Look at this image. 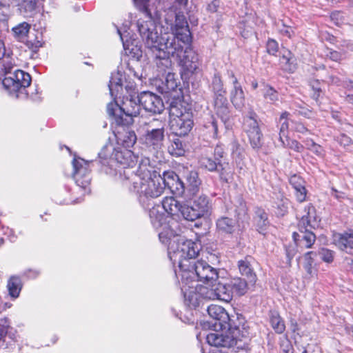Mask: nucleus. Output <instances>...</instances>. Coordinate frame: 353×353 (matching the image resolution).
Wrapping results in <instances>:
<instances>
[{"label":"nucleus","instance_id":"obj_52","mask_svg":"<svg viewBox=\"0 0 353 353\" xmlns=\"http://www.w3.org/2000/svg\"><path fill=\"white\" fill-rule=\"evenodd\" d=\"M290 128L292 130H294L297 132H300L302 134H304L306 132H307V128H305L303 123L294 121H291Z\"/></svg>","mask_w":353,"mask_h":353},{"label":"nucleus","instance_id":"obj_12","mask_svg":"<svg viewBox=\"0 0 353 353\" xmlns=\"http://www.w3.org/2000/svg\"><path fill=\"white\" fill-rule=\"evenodd\" d=\"M139 130L144 133V139L147 145L154 148H160L164 140L165 123L152 119L149 121L142 120L139 121Z\"/></svg>","mask_w":353,"mask_h":353},{"label":"nucleus","instance_id":"obj_8","mask_svg":"<svg viewBox=\"0 0 353 353\" xmlns=\"http://www.w3.org/2000/svg\"><path fill=\"white\" fill-rule=\"evenodd\" d=\"M168 256L172 263H178L179 268V274L182 273V271L185 270L190 268L193 263L196 262L195 259L200 254L201 245L199 243L193 242L192 241H185L177 249L176 251L171 252L172 248L169 246ZM176 276L178 273L176 272Z\"/></svg>","mask_w":353,"mask_h":353},{"label":"nucleus","instance_id":"obj_27","mask_svg":"<svg viewBox=\"0 0 353 353\" xmlns=\"http://www.w3.org/2000/svg\"><path fill=\"white\" fill-rule=\"evenodd\" d=\"M239 270L241 274L246 277L248 282L253 285L256 280V276L254 272L253 268L251 266L250 262L248 258L240 260L238 262Z\"/></svg>","mask_w":353,"mask_h":353},{"label":"nucleus","instance_id":"obj_20","mask_svg":"<svg viewBox=\"0 0 353 353\" xmlns=\"http://www.w3.org/2000/svg\"><path fill=\"white\" fill-rule=\"evenodd\" d=\"M228 77L232 79L233 88L230 91V100L237 110H241L245 105V94L242 86L232 71H228Z\"/></svg>","mask_w":353,"mask_h":353},{"label":"nucleus","instance_id":"obj_15","mask_svg":"<svg viewBox=\"0 0 353 353\" xmlns=\"http://www.w3.org/2000/svg\"><path fill=\"white\" fill-rule=\"evenodd\" d=\"M243 128L248 134L252 148H261L263 145V134L259 126L257 115L253 110H250L243 117Z\"/></svg>","mask_w":353,"mask_h":353},{"label":"nucleus","instance_id":"obj_23","mask_svg":"<svg viewBox=\"0 0 353 353\" xmlns=\"http://www.w3.org/2000/svg\"><path fill=\"white\" fill-rule=\"evenodd\" d=\"M299 229L300 233L294 232L292 234L295 243L301 248H311L316 241L315 234L310 230V228Z\"/></svg>","mask_w":353,"mask_h":353},{"label":"nucleus","instance_id":"obj_64","mask_svg":"<svg viewBox=\"0 0 353 353\" xmlns=\"http://www.w3.org/2000/svg\"><path fill=\"white\" fill-rule=\"evenodd\" d=\"M312 264L313 263H312V262L308 261L305 262L304 265L305 270L310 276H313L315 274V272L313 271Z\"/></svg>","mask_w":353,"mask_h":353},{"label":"nucleus","instance_id":"obj_37","mask_svg":"<svg viewBox=\"0 0 353 353\" xmlns=\"http://www.w3.org/2000/svg\"><path fill=\"white\" fill-rule=\"evenodd\" d=\"M256 221L259 232L263 233L269 224L268 214L263 210H257L256 212Z\"/></svg>","mask_w":353,"mask_h":353},{"label":"nucleus","instance_id":"obj_43","mask_svg":"<svg viewBox=\"0 0 353 353\" xmlns=\"http://www.w3.org/2000/svg\"><path fill=\"white\" fill-rule=\"evenodd\" d=\"M264 98L271 103H275L279 101V93L272 86L266 85L263 90Z\"/></svg>","mask_w":353,"mask_h":353},{"label":"nucleus","instance_id":"obj_6","mask_svg":"<svg viewBox=\"0 0 353 353\" xmlns=\"http://www.w3.org/2000/svg\"><path fill=\"white\" fill-rule=\"evenodd\" d=\"M180 276L182 282L185 284H188L190 280L191 283L200 281L210 285L216 283L219 279L217 270L203 260H197L193 263L190 268L182 271Z\"/></svg>","mask_w":353,"mask_h":353},{"label":"nucleus","instance_id":"obj_59","mask_svg":"<svg viewBox=\"0 0 353 353\" xmlns=\"http://www.w3.org/2000/svg\"><path fill=\"white\" fill-rule=\"evenodd\" d=\"M310 151H312L318 157H322L323 156V149L320 145L317 143H316L315 145H313Z\"/></svg>","mask_w":353,"mask_h":353},{"label":"nucleus","instance_id":"obj_17","mask_svg":"<svg viewBox=\"0 0 353 353\" xmlns=\"http://www.w3.org/2000/svg\"><path fill=\"white\" fill-rule=\"evenodd\" d=\"M189 283L185 284L181 280V290L184 296L185 303L190 307H196L199 305L201 296L204 297L202 292L206 293V287H201L200 292H197V285L195 286L194 283H191L190 280L188 281Z\"/></svg>","mask_w":353,"mask_h":353},{"label":"nucleus","instance_id":"obj_1","mask_svg":"<svg viewBox=\"0 0 353 353\" xmlns=\"http://www.w3.org/2000/svg\"><path fill=\"white\" fill-rule=\"evenodd\" d=\"M167 174L168 172H164L163 177H161L150 165V159L143 157L141 159L136 172L130 170L124 172L125 181L123 184L138 196L139 201L143 205H148V202L150 199L157 198L163 194L165 186L172 191L174 190V184L171 183Z\"/></svg>","mask_w":353,"mask_h":353},{"label":"nucleus","instance_id":"obj_51","mask_svg":"<svg viewBox=\"0 0 353 353\" xmlns=\"http://www.w3.org/2000/svg\"><path fill=\"white\" fill-rule=\"evenodd\" d=\"M325 56L330 60L336 62L340 61L343 57L341 53L332 49H327L325 52Z\"/></svg>","mask_w":353,"mask_h":353},{"label":"nucleus","instance_id":"obj_40","mask_svg":"<svg viewBox=\"0 0 353 353\" xmlns=\"http://www.w3.org/2000/svg\"><path fill=\"white\" fill-rule=\"evenodd\" d=\"M199 162L202 168L207 169L210 172L216 171L219 166H221L220 161H216L207 157H201Z\"/></svg>","mask_w":353,"mask_h":353},{"label":"nucleus","instance_id":"obj_55","mask_svg":"<svg viewBox=\"0 0 353 353\" xmlns=\"http://www.w3.org/2000/svg\"><path fill=\"white\" fill-rule=\"evenodd\" d=\"M321 259L323 261L330 263L333 261V252L327 249H323L321 252Z\"/></svg>","mask_w":353,"mask_h":353},{"label":"nucleus","instance_id":"obj_46","mask_svg":"<svg viewBox=\"0 0 353 353\" xmlns=\"http://www.w3.org/2000/svg\"><path fill=\"white\" fill-rule=\"evenodd\" d=\"M165 74L166 77L164 84L166 87L167 91L170 92L175 90L178 87V82L175 78V74L170 71L166 72Z\"/></svg>","mask_w":353,"mask_h":353},{"label":"nucleus","instance_id":"obj_54","mask_svg":"<svg viewBox=\"0 0 353 353\" xmlns=\"http://www.w3.org/2000/svg\"><path fill=\"white\" fill-rule=\"evenodd\" d=\"M290 183L293 187V188L295 190L303 185L304 181L299 176L293 175L290 179Z\"/></svg>","mask_w":353,"mask_h":353},{"label":"nucleus","instance_id":"obj_11","mask_svg":"<svg viewBox=\"0 0 353 353\" xmlns=\"http://www.w3.org/2000/svg\"><path fill=\"white\" fill-rule=\"evenodd\" d=\"M167 176L171 183H174V189L179 192L186 190L190 196H195L199 190L201 181L194 170H184L182 179L173 172H168Z\"/></svg>","mask_w":353,"mask_h":353},{"label":"nucleus","instance_id":"obj_58","mask_svg":"<svg viewBox=\"0 0 353 353\" xmlns=\"http://www.w3.org/2000/svg\"><path fill=\"white\" fill-rule=\"evenodd\" d=\"M331 19L332 21H335L336 24H339L341 22H342V13L339 11H335L333 12L331 14Z\"/></svg>","mask_w":353,"mask_h":353},{"label":"nucleus","instance_id":"obj_33","mask_svg":"<svg viewBox=\"0 0 353 353\" xmlns=\"http://www.w3.org/2000/svg\"><path fill=\"white\" fill-rule=\"evenodd\" d=\"M7 288L9 294L13 298H17L22 288L20 278L16 276H11L8 281Z\"/></svg>","mask_w":353,"mask_h":353},{"label":"nucleus","instance_id":"obj_22","mask_svg":"<svg viewBox=\"0 0 353 353\" xmlns=\"http://www.w3.org/2000/svg\"><path fill=\"white\" fill-rule=\"evenodd\" d=\"M117 32L123 43L125 54L133 58L139 59L142 56V51L141 50V47L137 45V42L135 40H129L128 39V35L125 34L126 32L123 33L121 30L118 28Z\"/></svg>","mask_w":353,"mask_h":353},{"label":"nucleus","instance_id":"obj_3","mask_svg":"<svg viewBox=\"0 0 353 353\" xmlns=\"http://www.w3.org/2000/svg\"><path fill=\"white\" fill-rule=\"evenodd\" d=\"M208 313L213 319L209 323L214 329L207 334L206 340L209 345L216 347L242 348L239 344L241 340L239 338L240 330L237 327H232L231 319L226 310L221 306L211 305L208 307Z\"/></svg>","mask_w":353,"mask_h":353},{"label":"nucleus","instance_id":"obj_4","mask_svg":"<svg viewBox=\"0 0 353 353\" xmlns=\"http://www.w3.org/2000/svg\"><path fill=\"white\" fill-rule=\"evenodd\" d=\"M170 129L178 137L189 134L194 125L192 105L183 101H173L170 104Z\"/></svg>","mask_w":353,"mask_h":353},{"label":"nucleus","instance_id":"obj_10","mask_svg":"<svg viewBox=\"0 0 353 353\" xmlns=\"http://www.w3.org/2000/svg\"><path fill=\"white\" fill-rule=\"evenodd\" d=\"M149 216L151 223L156 230L162 228V230L159 233L160 241L163 244H170L171 239L179 232L177 223L172 221L170 223H167L164 214L160 212L158 208L150 209Z\"/></svg>","mask_w":353,"mask_h":353},{"label":"nucleus","instance_id":"obj_39","mask_svg":"<svg viewBox=\"0 0 353 353\" xmlns=\"http://www.w3.org/2000/svg\"><path fill=\"white\" fill-rule=\"evenodd\" d=\"M119 139L125 148L132 147L137 142V135L132 130L126 131Z\"/></svg>","mask_w":353,"mask_h":353},{"label":"nucleus","instance_id":"obj_14","mask_svg":"<svg viewBox=\"0 0 353 353\" xmlns=\"http://www.w3.org/2000/svg\"><path fill=\"white\" fill-rule=\"evenodd\" d=\"M176 60L181 68L182 74L192 75L199 69V54L190 45L185 48L181 45V52L179 53V57H176Z\"/></svg>","mask_w":353,"mask_h":353},{"label":"nucleus","instance_id":"obj_18","mask_svg":"<svg viewBox=\"0 0 353 353\" xmlns=\"http://www.w3.org/2000/svg\"><path fill=\"white\" fill-rule=\"evenodd\" d=\"M72 165L74 168L73 178L77 185L82 189L86 190L90 183L88 162L83 159H74Z\"/></svg>","mask_w":353,"mask_h":353},{"label":"nucleus","instance_id":"obj_61","mask_svg":"<svg viewBox=\"0 0 353 353\" xmlns=\"http://www.w3.org/2000/svg\"><path fill=\"white\" fill-rule=\"evenodd\" d=\"M219 6V1L218 0H213L208 6V10L211 12H215L217 11V8Z\"/></svg>","mask_w":353,"mask_h":353},{"label":"nucleus","instance_id":"obj_26","mask_svg":"<svg viewBox=\"0 0 353 353\" xmlns=\"http://www.w3.org/2000/svg\"><path fill=\"white\" fill-rule=\"evenodd\" d=\"M334 243L342 250H353V230L334 236Z\"/></svg>","mask_w":353,"mask_h":353},{"label":"nucleus","instance_id":"obj_21","mask_svg":"<svg viewBox=\"0 0 353 353\" xmlns=\"http://www.w3.org/2000/svg\"><path fill=\"white\" fill-rule=\"evenodd\" d=\"M305 214L301 216L298 226L299 228L306 230L307 228L314 229L319 226V220L316 215V210L314 206L309 204L304 210Z\"/></svg>","mask_w":353,"mask_h":353},{"label":"nucleus","instance_id":"obj_32","mask_svg":"<svg viewBox=\"0 0 353 353\" xmlns=\"http://www.w3.org/2000/svg\"><path fill=\"white\" fill-rule=\"evenodd\" d=\"M201 216L207 214L210 209L209 199L207 196L201 194L196 197L192 204Z\"/></svg>","mask_w":353,"mask_h":353},{"label":"nucleus","instance_id":"obj_25","mask_svg":"<svg viewBox=\"0 0 353 353\" xmlns=\"http://www.w3.org/2000/svg\"><path fill=\"white\" fill-rule=\"evenodd\" d=\"M20 12L25 17L34 16L38 9L39 0H14Z\"/></svg>","mask_w":353,"mask_h":353},{"label":"nucleus","instance_id":"obj_2","mask_svg":"<svg viewBox=\"0 0 353 353\" xmlns=\"http://www.w3.org/2000/svg\"><path fill=\"white\" fill-rule=\"evenodd\" d=\"M138 30L145 47L154 56V63L159 72L162 74L170 72L172 62L170 57H179L181 52V44L172 34L159 36L152 21H138Z\"/></svg>","mask_w":353,"mask_h":353},{"label":"nucleus","instance_id":"obj_38","mask_svg":"<svg viewBox=\"0 0 353 353\" xmlns=\"http://www.w3.org/2000/svg\"><path fill=\"white\" fill-rule=\"evenodd\" d=\"M283 147L288 149H291L297 152H302L304 149V146L301 144L299 141L294 139H290L288 136L279 139Z\"/></svg>","mask_w":353,"mask_h":353},{"label":"nucleus","instance_id":"obj_36","mask_svg":"<svg viewBox=\"0 0 353 353\" xmlns=\"http://www.w3.org/2000/svg\"><path fill=\"white\" fill-rule=\"evenodd\" d=\"M30 29V25L27 22H22L12 28L14 38L19 41L24 39Z\"/></svg>","mask_w":353,"mask_h":353},{"label":"nucleus","instance_id":"obj_29","mask_svg":"<svg viewBox=\"0 0 353 353\" xmlns=\"http://www.w3.org/2000/svg\"><path fill=\"white\" fill-rule=\"evenodd\" d=\"M122 77V74L119 72L112 73L108 87L112 97H117L118 94L123 90Z\"/></svg>","mask_w":353,"mask_h":353},{"label":"nucleus","instance_id":"obj_13","mask_svg":"<svg viewBox=\"0 0 353 353\" xmlns=\"http://www.w3.org/2000/svg\"><path fill=\"white\" fill-rule=\"evenodd\" d=\"M6 77L2 79L1 84L4 88L11 94H14L16 98L19 97L31 83L30 75L21 70H15L13 72L6 68Z\"/></svg>","mask_w":353,"mask_h":353},{"label":"nucleus","instance_id":"obj_63","mask_svg":"<svg viewBox=\"0 0 353 353\" xmlns=\"http://www.w3.org/2000/svg\"><path fill=\"white\" fill-rule=\"evenodd\" d=\"M241 148L240 145L236 143L232 144V154L234 157H240L241 156Z\"/></svg>","mask_w":353,"mask_h":353},{"label":"nucleus","instance_id":"obj_41","mask_svg":"<svg viewBox=\"0 0 353 353\" xmlns=\"http://www.w3.org/2000/svg\"><path fill=\"white\" fill-rule=\"evenodd\" d=\"M169 152L175 157H181L185 153L183 144L179 139H174L171 145L169 147Z\"/></svg>","mask_w":353,"mask_h":353},{"label":"nucleus","instance_id":"obj_5","mask_svg":"<svg viewBox=\"0 0 353 353\" xmlns=\"http://www.w3.org/2000/svg\"><path fill=\"white\" fill-rule=\"evenodd\" d=\"M140 107L137 96L130 94L123 98L121 105L116 102L109 103L107 105V112L112 119V123L125 126L133 123V117L139 114Z\"/></svg>","mask_w":353,"mask_h":353},{"label":"nucleus","instance_id":"obj_31","mask_svg":"<svg viewBox=\"0 0 353 353\" xmlns=\"http://www.w3.org/2000/svg\"><path fill=\"white\" fill-rule=\"evenodd\" d=\"M217 230L225 234H232L234 231L236 221L229 217L222 216L216 221Z\"/></svg>","mask_w":353,"mask_h":353},{"label":"nucleus","instance_id":"obj_53","mask_svg":"<svg viewBox=\"0 0 353 353\" xmlns=\"http://www.w3.org/2000/svg\"><path fill=\"white\" fill-rule=\"evenodd\" d=\"M294 190H295V195H296L297 201L299 202L304 201L305 200L306 192H307L304 185H302L301 187H300L299 188L295 189Z\"/></svg>","mask_w":353,"mask_h":353},{"label":"nucleus","instance_id":"obj_62","mask_svg":"<svg viewBox=\"0 0 353 353\" xmlns=\"http://www.w3.org/2000/svg\"><path fill=\"white\" fill-rule=\"evenodd\" d=\"M6 234L8 235L9 240L11 242H14L17 238V235H15L14 232L12 229H7V231L5 232Z\"/></svg>","mask_w":353,"mask_h":353},{"label":"nucleus","instance_id":"obj_48","mask_svg":"<svg viewBox=\"0 0 353 353\" xmlns=\"http://www.w3.org/2000/svg\"><path fill=\"white\" fill-rule=\"evenodd\" d=\"M290 52H288V54H283L282 57L280 59V61L282 64H285L288 66L285 68V70L292 71L295 69V65H294L292 62V58L290 57Z\"/></svg>","mask_w":353,"mask_h":353},{"label":"nucleus","instance_id":"obj_56","mask_svg":"<svg viewBox=\"0 0 353 353\" xmlns=\"http://www.w3.org/2000/svg\"><path fill=\"white\" fill-rule=\"evenodd\" d=\"M338 139L339 143L344 147L348 146L352 143V139L344 134H341Z\"/></svg>","mask_w":353,"mask_h":353},{"label":"nucleus","instance_id":"obj_28","mask_svg":"<svg viewBox=\"0 0 353 353\" xmlns=\"http://www.w3.org/2000/svg\"><path fill=\"white\" fill-rule=\"evenodd\" d=\"M230 289H231L232 296H242L245 294L248 290V286L250 283L248 280L243 279L239 277L234 278L228 283Z\"/></svg>","mask_w":353,"mask_h":353},{"label":"nucleus","instance_id":"obj_60","mask_svg":"<svg viewBox=\"0 0 353 353\" xmlns=\"http://www.w3.org/2000/svg\"><path fill=\"white\" fill-rule=\"evenodd\" d=\"M288 203L283 201L281 206H278V212H276L279 216H283L288 212Z\"/></svg>","mask_w":353,"mask_h":353},{"label":"nucleus","instance_id":"obj_47","mask_svg":"<svg viewBox=\"0 0 353 353\" xmlns=\"http://www.w3.org/2000/svg\"><path fill=\"white\" fill-rule=\"evenodd\" d=\"M11 6L7 0H0V21H7L10 14Z\"/></svg>","mask_w":353,"mask_h":353},{"label":"nucleus","instance_id":"obj_50","mask_svg":"<svg viewBox=\"0 0 353 353\" xmlns=\"http://www.w3.org/2000/svg\"><path fill=\"white\" fill-rule=\"evenodd\" d=\"M267 52L272 55H275L279 50L278 43L272 39H268L266 44Z\"/></svg>","mask_w":353,"mask_h":353},{"label":"nucleus","instance_id":"obj_19","mask_svg":"<svg viewBox=\"0 0 353 353\" xmlns=\"http://www.w3.org/2000/svg\"><path fill=\"white\" fill-rule=\"evenodd\" d=\"M210 289L206 290V293L202 292L205 299H218L225 302H229L232 299L231 289L229 284H223L220 282L211 283Z\"/></svg>","mask_w":353,"mask_h":353},{"label":"nucleus","instance_id":"obj_45","mask_svg":"<svg viewBox=\"0 0 353 353\" xmlns=\"http://www.w3.org/2000/svg\"><path fill=\"white\" fill-rule=\"evenodd\" d=\"M212 89L214 95L218 94H225L226 92L223 88V84L221 79V76L218 73L214 74L212 81Z\"/></svg>","mask_w":353,"mask_h":353},{"label":"nucleus","instance_id":"obj_49","mask_svg":"<svg viewBox=\"0 0 353 353\" xmlns=\"http://www.w3.org/2000/svg\"><path fill=\"white\" fill-rule=\"evenodd\" d=\"M10 323L7 318L0 319V341L3 340L4 337L8 333V330L10 327Z\"/></svg>","mask_w":353,"mask_h":353},{"label":"nucleus","instance_id":"obj_24","mask_svg":"<svg viewBox=\"0 0 353 353\" xmlns=\"http://www.w3.org/2000/svg\"><path fill=\"white\" fill-rule=\"evenodd\" d=\"M225 94H218L214 95V110L223 122H225L230 114V110Z\"/></svg>","mask_w":353,"mask_h":353},{"label":"nucleus","instance_id":"obj_30","mask_svg":"<svg viewBox=\"0 0 353 353\" xmlns=\"http://www.w3.org/2000/svg\"><path fill=\"white\" fill-rule=\"evenodd\" d=\"M181 204L173 197H165L162 201V207L164 210L172 216H179Z\"/></svg>","mask_w":353,"mask_h":353},{"label":"nucleus","instance_id":"obj_16","mask_svg":"<svg viewBox=\"0 0 353 353\" xmlns=\"http://www.w3.org/2000/svg\"><path fill=\"white\" fill-rule=\"evenodd\" d=\"M137 98L141 106L148 112L161 114L164 110L161 98L152 92H143Z\"/></svg>","mask_w":353,"mask_h":353},{"label":"nucleus","instance_id":"obj_34","mask_svg":"<svg viewBox=\"0 0 353 353\" xmlns=\"http://www.w3.org/2000/svg\"><path fill=\"white\" fill-rule=\"evenodd\" d=\"M179 215H181L184 219L189 221H194L201 217V215L193 205L192 206L182 205Z\"/></svg>","mask_w":353,"mask_h":353},{"label":"nucleus","instance_id":"obj_7","mask_svg":"<svg viewBox=\"0 0 353 353\" xmlns=\"http://www.w3.org/2000/svg\"><path fill=\"white\" fill-rule=\"evenodd\" d=\"M188 0H170L172 4L168 10V17L166 20L172 21L175 19L174 34V35L179 42L188 45L191 42V33L189 29L188 21L183 14L180 11L182 7H185Z\"/></svg>","mask_w":353,"mask_h":353},{"label":"nucleus","instance_id":"obj_35","mask_svg":"<svg viewBox=\"0 0 353 353\" xmlns=\"http://www.w3.org/2000/svg\"><path fill=\"white\" fill-rule=\"evenodd\" d=\"M290 114L288 112H283L279 120V139H282L285 137L288 136V131L290 128V122L293 121L290 117Z\"/></svg>","mask_w":353,"mask_h":353},{"label":"nucleus","instance_id":"obj_9","mask_svg":"<svg viewBox=\"0 0 353 353\" xmlns=\"http://www.w3.org/2000/svg\"><path fill=\"white\" fill-rule=\"evenodd\" d=\"M111 153L109 165L111 167H114L116 165L121 166L125 171L131 170L136 163L137 162V157L134 155L132 151L127 148H114L112 145H107L104 146L101 152L99 153V156L101 159H107L109 154ZM124 172H120V176L123 177V181H125V176H123Z\"/></svg>","mask_w":353,"mask_h":353},{"label":"nucleus","instance_id":"obj_44","mask_svg":"<svg viewBox=\"0 0 353 353\" xmlns=\"http://www.w3.org/2000/svg\"><path fill=\"white\" fill-rule=\"evenodd\" d=\"M216 171L219 172V177L221 181L228 183L232 179L233 173L228 164L224 166L221 163V166H219Z\"/></svg>","mask_w":353,"mask_h":353},{"label":"nucleus","instance_id":"obj_42","mask_svg":"<svg viewBox=\"0 0 353 353\" xmlns=\"http://www.w3.org/2000/svg\"><path fill=\"white\" fill-rule=\"evenodd\" d=\"M270 323L272 328L278 334H281L284 332L285 326V324L278 314H272L270 316Z\"/></svg>","mask_w":353,"mask_h":353},{"label":"nucleus","instance_id":"obj_57","mask_svg":"<svg viewBox=\"0 0 353 353\" xmlns=\"http://www.w3.org/2000/svg\"><path fill=\"white\" fill-rule=\"evenodd\" d=\"M136 6L142 11H146L148 0H133Z\"/></svg>","mask_w":353,"mask_h":353}]
</instances>
